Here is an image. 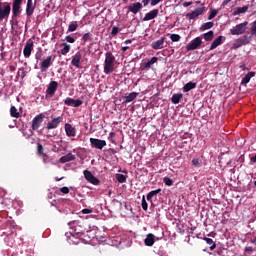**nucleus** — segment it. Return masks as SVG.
<instances>
[{"mask_svg": "<svg viewBox=\"0 0 256 256\" xmlns=\"http://www.w3.org/2000/svg\"><path fill=\"white\" fill-rule=\"evenodd\" d=\"M61 123H63V116H58L47 123L46 129H48V131H51V129H57Z\"/></svg>", "mask_w": 256, "mask_h": 256, "instance_id": "nucleus-6", "label": "nucleus"}, {"mask_svg": "<svg viewBox=\"0 0 256 256\" xmlns=\"http://www.w3.org/2000/svg\"><path fill=\"white\" fill-rule=\"evenodd\" d=\"M247 25H249V22L245 21L231 28L230 29L231 35H243V33L247 31Z\"/></svg>", "mask_w": 256, "mask_h": 256, "instance_id": "nucleus-2", "label": "nucleus"}, {"mask_svg": "<svg viewBox=\"0 0 256 256\" xmlns=\"http://www.w3.org/2000/svg\"><path fill=\"white\" fill-rule=\"evenodd\" d=\"M110 137H115V132H111Z\"/></svg>", "mask_w": 256, "mask_h": 256, "instance_id": "nucleus-60", "label": "nucleus"}, {"mask_svg": "<svg viewBox=\"0 0 256 256\" xmlns=\"http://www.w3.org/2000/svg\"><path fill=\"white\" fill-rule=\"evenodd\" d=\"M23 0H14L12 3V19L15 20L21 15V5Z\"/></svg>", "mask_w": 256, "mask_h": 256, "instance_id": "nucleus-3", "label": "nucleus"}, {"mask_svg": "<svg viewBox=\"0 0 256 256\" xmlns=\"http://www.w3.org/2000/svg\"><path fill=\"white\" fill-rule=\"evenodd\" d=\"M124 3H129V0H122Z\"/></svg>", "mask_w": 256, "mask_h": 256, "instance_id": "nucleus-61", "label": "nucleus"}, {"mask_svg": "<svg viewBox=\"0 0 256 256\" xmlns=\"http://www.w3.org/2000/svg\"><path fill=\"white\" fill-rule=\"evenodd\" d=\"M251 35H256V20L252 23Z\"/></svg>", "mask_w": 256, "mask_h": 256, "instance_id": "nucleus-45", "label": "nucleus"}, {"mask_svg": "<svg viewBox=\"0 0 256 256\" xmlns=\"http://www.w3.org/2000/svg\"><path fill=\"white\" fill-rule=\"evenodd\" d=\"M151 0H142V3H143V5H144V7H147L148 5H149V2H150Z\"/></svg>", "mask_w": 256, "mask_h": 256, "instance_id": "nucleus-53", "label": "nucleus"}, {"mask_svg": "<svg viewBox=\"0 0 256 256\" xmlns=\"http://www.w3.org/2000/svg\"><path fill=\"white\" fill-rule=\"evenodd\" d=\"M64 103L68 106V107H81V105H83V101L80 99H73V98H66Z\"/></svg>", "mask_w": 256, "mask_h": 256, "instance_id": "nucleus-13", "label": "nucleus"}, {"mask_svg": "<svg viewBox=\"0 0 256 256\" xmlns=\"http://www.w3.org/2000/svg\"><path fill=\"white\" fill-rule=\"evenodd\" d=\"M33 51V40L29 39L24 47L23 55L26 57V59H29L31 57V53Z\"/></svg>", "mask_w": 256, "mask_h": 256, "instance_id": "nucleus-11", "label": "nucleus"}, {"mask_svg": "<svg viewBox=\"0 0 256 256\" xmlns=\"http://www.w3.org/2000/svg\"><path fill=\"white\" fill-rule=\"evenodd\" d=\"M11 15V3L4 2L3 8L0 6V23L3 19H7Z\"/></svg>", "mask_w": 256, "mask_h": 256, "instance_id": "nucleus-4", "label": "nucleus"}, {"mask_svg": "<svg viewBox=\"0 0 256 256\" xmlns=\"http://www.w3.org/2000/svg\"><path fill=\"white\" fill-rule=\"evenodd\" d=\"M208 236H209V237H213V235H212V234H208Z\"/></svg>", "mask_w": 256, "mask_h": 256, "instance_id": "nucleus-64", "label": "nucleus"}, {"mask_svg": "<svg viewBox=\"0 0 256 256\" xmlns=\"http://www.w3.org/2000/svg\"><path fill=\"white\" fill-rule=\"evenodd\" d=\"M61 163H69V161H75V155L73 153H68L62 156L59 160Z\"/></svg>", "mask_w": 256, "mask_h": 256, "instance_id": "nucleus-23", "label": "nucleus"}, {"mask_svg": "<svg viewBox=\"0 0 256 256\" xmlns=\"http://www.w3.org/2000/svg\"><path fill=\"white\" fill-rule=\"evenodd\" d=\"M44 119H45V115L43 113H40L33 118L32 126H31L33 131H37V129H39V127H41V123H43Z\"/></svg>", "mask_w": 256, "mask_h": 256, "instance_id": "nucleus-7", "label": "nucleus"}, {"mask_svg": "<svg viewBox=\"0 0 256 256\" xmlns=\"http://www.w3.org/2000/svg\"><path fill=\"white\" fill-rule=\"evenodd\" d=\"M213 25H215L213 22H206L202 25L201 29L202 31H207V29H213Z\"/></svg>", "mask_w": 256, "mask_h": 256, "instance_id": "nucleus-38", "label": "nucleus"}, {"mask_svg": "<svg viewBox=\"0 0 256 256\" xmlns=\"http://www.w3.org/2000/svg\"><path fill=\"white\" fill-rule=\"evenodd\" d=\"M129 49V46H124V47H122V51H127Z\"/></svg>", "mask_w": 256, "mask_h": 256, "instance_id": "nucleus-57", "label": "nucleus"}, {"mask_svg": "<svg viewBox=\"0 0 256 256\" xmlns=\"http://www.w3.org/2000/svg\"><path fill=\"white\" fill-rule=\"evenodd\" d=\"M203 13H205V7H200L192 11L191 13H188L186 17H188L189 19H197V17H199V15H203Z\"/></svg>", "mask_w": 256, "mask_h": 256, "instance_id": "nucleus-17", "label": "nucleus"}, {"mask_svg": "<svg viewBox=\"0 0 256 256\" xmlns=\"http://www.w3.org/2000/svg\"><path fill=\"white\" fill-rule=\"evenodd\" d=\"M181 99H183V94L180 93V94H173L172 95V98H171V101L174 105H178V103L181 102Z\"/></svg>", "mask_w": 256, "mask_h": 256, "instance_id": "nucleus-27", "label": "nucleus"}, {"mask_svg": "<svg viewBox=\"0 0 256 256\" xmlns=\"http://www.w3.org/2000/svg\"><path fill=\"white\" fill-rule=\"evenodd\" d=\"M118 33H119V27L114 26V27L112 28V31H111L112 37H115V35H117Z\"/></svg>", "mask_w": 256, "mask_h": 256, "instance_id": "nucleus-44", "label": "nucleus"}, {"mask_svg": "<svg viewBox=\"0 0 256 256\" xmlns=\"http://www.w3.org/2000/svg\"><path fill=\"white\" fill-rule=\"evenodd\" d=\"M203 241H206L207 245H210V251H215L217 244L215 243V241H213V239L204 237Z\"/></svg>", "mask_w": 256, "mask_h": 256, "instance_id": "nucleus-25", "label": "nucleus"}, {"mask_svg": "<svg viewBox=\"0 0 256 256\" xmlns=\"http://www.w3.org/2000/svg\"><path fill=\"white\" fill-rule=\"evenodd\" d=\"M116 179L118 183H126L127 182V176L123 174H116Z\"/></svg>", "mask_w": 256, "mask_h": 256, "instance_id": "nucleus-37", "label": "nucleus"}, {"mask_svg": "<svg viewBox=\"0 0 256 256\" xmlns=\"http://www.w3.org/2000/svg\"><path fill=\"white\" fill-rule=\"evenodd\" d=\"M138 95H139V93H137V92L130 93L128 96L125 97L124 103H131V101H135V99H137Z\"/></svg>", "mask_w": 256, "mask_h": 256, "instance_id": "nucleus-28", "label": "nucleus"}, {"mask_svg": "<svg viewBox=\"0 0 256 256\" xmlns=\"http://www.w3.org/2000/svg\"><path fill=\"white\" fill-rule=\"evenodd\" d=\"M78 27H79V24L77 23V21H74V22L69 24L68 31L70 33H73L74 31H77Z\"/></svg>", "mask_w": 256, "mask_h": 256, "instance_id": "nucleus-34", "label": "nucleus"}, {"mask_svg": "<svg viewBox=\"0 0 256 256\" xmlns=\"http://www.w3.org/2000/svg\"><path fill=\"white\" fill-rule=\"evenodd\" d=\"M249 11V5L244 7H238L234 12L233 15H241V13H247Z\"/></svg>", "mask_w": 256, "mask_h": 256, "instance_id": "nucleus-31", "label": "nucleus"}, {"mask_svg": "<svg viewBox=\"0 0 256 256\" xmlns=\"http://www.w3.org/2000/svg\"><path fill=\"white\" fill-rule=\"evenodd\" d=\"M170 39H171V41H173V43H177V42L181 41V35L171 34Z\"/></svg>", "mask_w": 256, "mask_h": 256, "instance_id": "nucleus-39", "label": "nucleus"}, {"mask_svg": "<svg viewBox=\"0 0 256 256\" xmlns=\"http://www.w3.org/2000/svg\"><path fill=\"white\" fill-rule=\"evenodd\" d=\"M161 1H163V0H151V6L155 7V5H159V3H161Z\"/></svg>", "mask_w": 256, "mask_h": 256, "instance_id": "nucleus-50", "label": "nucleus"}, {"mask_svg": "<svg viewBox=\"0 0 256 256\" xmlns=\"http://www.w3.org/2000/svg\"><path fill=\"white\" fill-rule=\"evenodd\" d=\"M241 45H249L251 43V36L244 35L238 39Z\"/></svg>", "mask_w": 256, "mask_h": 256, "instance_id": "nucleus-30", "label": "nucleus"}, {"mask_svg": "<svg viewBox=\"0 0 256 256\" xmlns=\"http://www.w3.org/2000/svg\"><path fill=\"white\" fill-rule=\"evenodd\" d=\"M37 153L38 155H42L43 157H47V154L43 153V145L37 144Z\"/></svg>", "mask_w": 256, "mask_h": 256, "instance_id": "nucleus-40", "label": "nucleus"}, {"mask_svg": "<svg viewBox=\"0 0 256 256\" xmlns=\"http://www.w3.org/2000/svg\"><path fill=\"white\" fill-rule=\"evenodd\" d=\"M71 65H73V67H76L77 69H79V67L81 65V52H77L72 57Z\"/></svg>", "mask_w": 256, "mask_h": 256, "instance_id": "nucleus-19", "label": "nucleus"}, {"mask_svg": "<svg viewBox=\"0 0 256 256\" xmlns=\"http://www.w3.org/2000/svg\"><path fill=\"white\" fill-rule=\"evenodd\" d=\"M144 245L146 247H153L155 245V235L153 234H147L146 239H144Z\"/></svg>", "mask_w": 256, "mask_h": 256, "instance_id": "nucleus-21", "label": "nucleus"}, {"mask_svg": "<svg viewBox=\"0 0 256 256\" xmlns=\"http://www.w3.org/2000/svg\"><path fill=\"white\" fill-rule=\"evenodd\" d=\"M84 177L89 183H92V185H99V183H101V181L89 170H84Z\"/></svg>", "mask_w": 256, "mask_h": 256, "instance_id": "nucleus-10", "label": "nucleus"}, {"mask_svg": "<svg viewBox=\"0 0 256 256\" xmlns=\"http://www.w3.org/2000/svg\"><path fill=\"white\" fill-rule=\"evenodd\" d=\"M131 43V39H127L126 41H125V44L126 45H129Z\"/></svg>", "mask_w": 256, "mask_h": 256, "instance_id": "nucleus-58", "label": "nucleus"}, {"mask_svg": "<svg viewBox=\"0 0 256 256\" xmlns=\"http://www.w3.org/2000/svg\"><path fill=\"white\" fill-rule=\"evenodd\" d=\"M56 55L48 56L42 63H41V71H47L48 68L53 65V60H55Z\"/></svg>", "mask_w": 256, "mask_h": 256, "instance_id": "nucleus-12", "label": "nucleus"}, {"mask_svg": "<svg viewBox=\"0 0 256 256\" xmlns=\"http://www.w3.org/2000/svg\"><path fill=\"white\" fill-rule=\"evenodd\" d=\"M61 47H63L60 50L61 55H67V53H69L71 51V45H69L67 43H62Z\"/></svg>", "mask_w": 256, "mask_h": 256, "instance_id": "nucleus-29", "label": "nucleus"}, {"mask_svg": "<svg viewBox=\"0 0 256 256\" xmlns=\"http://www.w3.org/2000/svg\"><path fill=\"white\" fill-rule=\"evenodd\" d=\"M141 9H143V4L141 2H135L132 5L128 6V11H130V13H133L134 15H137V13L141 11Z\"/></svg>", "mask_w": 256, "mask_h": 256, "instance_id": "nucleus-15", "label": "nucleus"}, {"mask_svg": "<svg viewBox=\"0 0 256 256\" xmlns=\"http://www.w3.org/2000/svg\"><path fill=\"white\" fill-rule=\"evenodd\" d=\"M221 253H223L222 249L217 250V255L216 256H221Z\"/></svg>", "mask_w": 256, "mask_h": 256, "instance_id": "nucleus-55", "label": "nucleus"}, {"mask_svg": "<svg viewBox=\"0 0 256 256\" xmlns=\"http://www.w3.org/2000/svg\"><path fill=\"white\" fill-rule=\"evenodd\" d=\"M149 193L151 194L152 197H155V195H159V193H161V188L150 191Z\"/></svg>", "mask_w": 256, "mask_h": 256, "instance_id": "nucleus-46", "label": "nucleus"}, {"mask_svg": "<svg viewBox=\"0 0 256 256\" xmlns=\"http://www.w3.org/2000/svg\"><path fill=\"white\" fill-rule=\"evenodd\" d=\"M157 61H159V58L152 57L151 60H149L148 62L144 63L145 69H150L151 65H155V63H157Z\"/></svg>", "mask_w": 256, "mask_h": 256, "instance_id": "nucleus-32", "label": "nucleus"}, {"mask_svg": "<svg viewBox=\"0 0 256 256\" xmlns=\"http://www.w3.org/2000/svg\"><path fill=\"white\" fill-rule=\"evenodd\" d=\"M228 3H231V0H224L223 5H227Z\"/></svg>", "mask_w": 256, "mask_h": 256, "instance_id": "nucleus-56", "label": "nucleus"}, {"mask_svg": "<svg viewBox=\"0 0 256 256\" xmlns=\"http://www.w3.org/2000/svg\"><path fill=\"white\" fill-rule=\"evenodd\" d=\"M215 17H217V10H211L210 15L208 16L209 21H211V19H215Z\"/></svg>", "mask_w": 256, "mask_h": 256, "instance_id": "nucleus-43", "label": "nucleus"}, {"mask_svg": "<svg viewBox=\"0 0 256 256\" xmlns=\"http://www.w3.org/2000/svg\"><path fill=\"white\" fill-rule=\"evenodd\" d=\"M59 87V83L57 81H51L46 89V99L53 97L55 93H57V89Z\"/></svg>", "mask_w": 256, "mask_h": 256, "instance_id": "nucleus-5", "label": "nucleus"}, {"mask_svg": "<svg viewBox=\"0 0 256 256\" xmlns=\"http://www.w3.org/2000/svg\"><path fill=\"white\" fill-rule=\"evenodd\" d=\"M64 129L67 137H75V135H77V130L70 123H66Z\"/></svg>", "mask_w": 256, "mask_h": 256, "instance_id": "nucleus-16", "label": "nucleus"}, {"mask_svg": "<svg viewBox=\"0 0 256 256\" xmlns=\"http://www.w3.org/2000/svg\"><path fill=\"white\" fill-rule=\"evenodd\" d=\"M10 115H11V117H14L15 119H19V117H21V114H19V112L17 111V108L15 106H11Z\"/></svg>", "mask_w": 256, "mask_h": 256, "instance_id": "nucleus-33", "label": "nucleus"}, {"mask_svg": "<svg viewBox=\"0 0 256 256\" xmlns=\"http://www.w3.org/2000/svg\"><path fill=\"white\" fill-rule=\"evenodd\" d=\"M35 57H41V54H36Z\"/></svg>", "mask_w": 256, "mask_h": 256, "instance_id": "nucleus-62", "label": "nucleus"}, {"mask_svg": "<svg viewBox=\"0 0 256 256\" xmlns=\"http://www.w3.org/2000/svg\"><path fill=\"white\" fill-rule=\"evenodd\" d=\"M163 182L165 185H167V187H171L173 185V180L169 177H164Z\"/></svg>", "mask_w": 256, "mask_h": 256, "instance_id": "nucleus-41", "label": "nucleus"}, {"mask_svg": "<svg viewBox=\"0 0 256 256\" xmlns=\"http://www.w3.org/2000/svg\"><path fill=\"white\" fill-rule=\"evenodd\" d=\"M65 41H67V43H75V38L71 36H66Z\"/></svg>", "mask_w": 256, "mask_h": 256, "instance_id": "nucleus-47", "label": "nucleus"}, {"mask_svg": "<svg viewBox=\"0 0 256 256\" xmlns=\"http://www.w3.org/2000/svg\"><path fill=\"white\" fill-rule=\"evenodd\" d=\"M159 15V9L151 10L150 12L146 13L143 21H151L152 19H155Z\"/></svg>", "mask_w": 256, "mask_h": 256, "instance_id": "nucleus-18", "label": "nucleus"}, {"mask_svg": "<svg viewBox=\"0 0 256 256\" xmlns=\"http://www.w3.org/2000/svg\"><path fill=\"white\" fill-rule=\"evenodd\" d=\"M10 71H15V66H10Z\"/></svg>", "mask_w": 256, "mask_h": 256, "instance_id": "nucleus-59", "label": "nucleus"}, {"mask_svg": "<svg viewBox=\"0 0 256 256\" xmlns=\"http://www.w3.org/2000/svg\"><path fill=\"white\" fill-rule=\"evenodd\" d=\"M164 43H165V37H161L159 40L152 42L151 47L152 49H155V50L163 49Z\"/></svg>", "mask_w": 256, "mask_h": 256, "instance_id": "nucleus-20", "label": "nucleus"}, {"mask_svg": "<svg viewBox=\"0 0 256 256\" xmlns=\"http://www.w3.org/2000/svg\"><path fill=\"white\" fill-rule=\"evenodd\" d=\"M199 158H194L193 160H192V164L194 165V167H198V165H199Z\"/></svg>", "mask_w": 256, "mask_h": 256, "instance_id": "nucleus-51", "label": "nucleus"}, {"mask_svg": "<svg viewBox=\"0 0 256 256\" xmlns=\"http://www.w3.org/2000/svg\"><path fill=\"white\" fill-rule=\"evenodd\" d=\"M35 7H37V2L33 0H28L26 4V15L27 17H31L33 13L35 12Z\"/></svg>", "mask_w": 256, "mask_h": 256, "instance_id": "nucleus-14", "label": "nucleus"}, {"mask_svg": "<svg viewBox=\"0 0 256 256\" xmlns=\"http://www.w3.org/2000/svg\"><path fill=\"white\" fill-rule=\"evenodd\" d=\"M105 57L104 73L105 75H109L113 73L115 69V56L111 52H106Z\"/></svg>", "mask_w": 256, "mask_h": 256, "instance_id": "nucleus-1", "label": "nucleus"}, {"mask_svg": "<svg viewBox=\"0 0 256 256\" xmlns=\"http://www.w3.org/2000/svg\"><path fill=\"white\" fill-rule=\"evenodd\" d=\"M82 213L84 215H89L90 213H93V210L89 209V208H85V209L82 210Z\"/></svg>", "mask_w": 256, "mask_h": 256, "instance_id": "nucleus-49", "label": "nucleus"}, {"mask_svg": "<svg viewBox=\"0 0 256 256\" xmlns=\"http://www.w3.org/2000/svg\"><path fill=\"white\" fill-rule=\"evenodd\" d=\"M253 77H255V72H248L247 75L242 78V85H247V83H249Z\"/></svg>", "mask_w": 256, "mask_h": 256, "instance_id": "nucleus-26", "label": "nucleus"}, {"mask_svg": "<svg viewBox=\"0 0 256 256\" xmlns=\"http://www.w3.org/2000/svg\"><path fill=\"white\" fill-rule=\"evenodd\" d=\"M214 35H215V33L212 30H210L209 32L204 33L203 37H204L205 41H213Z\"/></svg>", "mask_w": 256, "mask_h": 256, "instance_id": "nucleus-35", "label": "nucleus"}, {"mask_svg": "<svg viewBox=\"0 0 256 256\" xmlns=\"http://www.w3.org/2000/svg\"><path fill=\"white\" fill-rule=\"evenodd\" d=\"M203 43L201 37L194 38L186 47L187 51H195V49H199Z\"/></svg>", "mask_w": 256, "mask_h": 256, "instance_id": "nucleus-8", "label": "nucleus"}, {"mask_svg": "<svg viewBox=\"0 0 256 256\" xmlns=\"http://www.w3.org/2000/svg\"><path fill=\"white\" fill-rule=\"evenodd\" d=\"M61 193H63L64 195H68L69 193V187H62L60 189Z\"/></svg>", "mask_w": 256, "mask_h": 256, "instance_id": "nucleus-48", "label": "nucleus"}, {"mask_svg": "<svg viewBox=\"0 0 256 256\" xmlns=\"http://www.w3.org/2000/svg\"><path fill=\"white\" fill-rule=\"evenodd\" d=\"M147 201H151L153 199V196L150 194V192L146 196Z\"/></svg>", "mask_w": 256, "mask_h": 256, "instance_id": "nucleus-54", "label": "nucleus"}, {"mask_svg": "<svg viewBox=\"0 0 256 256\" xmlns=\"http://www.w3.org/2000/svg\"><path fill=\"white\" fill-rule=\"evenodd\" d=\"M195 87H197V83L188 82L186 85H184L183 92L184 93H189V91H191V89H195Z\"/></svg>", "mask_w": 256, "mask_h": 256, "instance_id": "nucleus-24", "label": "nucleus"}, {"mask_svg": "<svg viewBox=\"0 0 256 256\" xmlns=\"http://www.w3.org/2000/svg\"><path fill=\"white\" fill-rule=\"evenodd\" d=\"M223 36H218L211 44L210 46V51H213V49H217V47H219V45L223 44Z\"/></svg>", "mask_w": 256, "mask_h": 256, "instance_id": "nucleus-22", "label": "nucleus"}, {"mask_svg": "<svg viewBox=\"0 0 256 256\" xmlns=\"http://www.w3.org/2000/svg\"><path fill=\"white\" fill-rule=\"evenodd\" d=\"M90 144L94 149H103V147H107V142L105 140L90 138Z\"/></svg>", "mask_w": 256, "mask_h": 256, "instance_id": "nucleus-9", "label": "nucleus"}, {"mask_svg": "<svg viewBox=\"0 0 256 256\" xmlns=\"http://www.w3.org/2000/svg\"><path fill=\"white\" fill-rule=\"evenodd\" d=\"M43 161H44V163H47V160L45 158L43 159Z\"/></svg>", "mask_w": 256, "mask_h": 256, "instance_id": "nucleus-63", "label": "nucleus"}, {"mask_svg": "<svg viewBox=\"0 0 256 256\" xmlns=\"http://www.w3.org/2000/svg\"><path fill=\"white\" fill-rule=\"evenodd\" d=\"M142 209L143 211H147V209H149V204H147V200H145V196L142 197Z\"/></svg>", "mask_w": 256, "mask_h": 256, "instance_id": "nucleus-42", "label": "nucleus"}, {"mask_svg": "<svg viewBox=\"0 0 256 256\" xmlns=\"http://www.w3.org/2000/svg\"><path fill=\"white\" fill-rule=\"evenodd\" d=\"M92 39H93V34H91V32H88L82 36L81 41H83V43H87V41H91Z\"/></svg>", "mask_w": 256, "mask_h": 256, "instance_id": "nucleus-36", "label": "nucleus"}, {"mask_svg": "<svg viewBox=\"0 0 256 256\" xmlns=\"http://www.w3.org/2000/svg\"><path fill=\"white\" fill-rule=\"evenodd\" d=\"M190 5H193V2H184L183 7H190Z\"/></svg>", "mask_w": 256, "mask_h": 256, "instance_id": "nucleus-52", "label": "nucleus"}]
</instances>
